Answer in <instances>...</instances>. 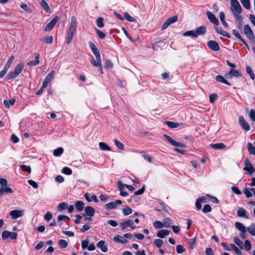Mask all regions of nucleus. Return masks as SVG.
<instances>
[{
    "label": "nucleus",
    "instance_id": "f257e3e1",
    "mask_svg": "<svg viewBox=\"0 0 255 255\" xmlns=\"http://www.w3.org/2000/svg\"><path fill=\"white\" fill-rule=\"evenodd\" d=\"M242 7L237 0H231L230 10L232 12L235 18L238 21L239 25H242V17L241 15Z\"/></svg>",
    "mask_w": 255,
    "mask_h": 255
},
{
    "label": "nucleus",
    "instance_id": "f03ea898",
    "mask_svg": "<svg viewBox=\"0 0 255 255\" xmlns=\"http://www.w3.org/2000/svg\"><path fill=\"white\" fill-rule=\"evenodd\" d=\"M77 30V19L75 16H72L71 18V21L69 29L67 34L66 42L69 44L76 33Z\"/></svg>",
    "mask_w": 255,
    "mask_h": 255
},
{
    "label": "nucleus",
    "instance_id": "7ed1b4c3",
    "mask_svg": "<svg viewBox=\"0 0 255 255\" xmlns=\"http://www.w3.org/2000/svg\"><path fill=\"white\" fill-rule=\"evenodd\" d=\"M23 68V64L22 63H19L14 68V71L10 72L6 75V79L7 80L12 79L16 77L21 72Z\"/></svg>",
    "mask_w": 255,
    "mask_h": 255
},
{
    "label": "nucleus",
    "instance_id": "20e7f679",
    "mask_svg": "<svg viewBox=\"0 0 255 255\" xmlns=\"http://www.w3.org/2000/svg\"><path fill=\"white\" fill-rule=\"evenodd\" d=\"M244 31L245 34L250 40L252 41L255 40V36L249 25L246 24L244 25Z\"/></svg>",
    "mask_w": 255,
    "mask_h": 255
},
{
    "label": "nucleus",
    "instance_id": "39448f33",
    "mask_svg": "<svg viewBox=\"0 0 255 255\" xmlns=\"http://www.w3.org/2000/svg\"><path fill=\"white\" fill-rule=\"evenodd\" d=\"M244 164V170L247 171L250 175H252L255 170L250 160L248 158L246 159Z\"/></svg>",
    "mask_w": 255,
    "mask_h": 255
},
{
    "label": "nucleus",
    "instance_id": "423d86ee",
    "mask_svg": "<svg viewBox=\"0 0 255 255\" xmlns=\"http://www.w3.org/2000/svg\"><path fill=\"white\" fill-rule=\"evenodd\" d=\"M134 221L131 220H126L120 223L122 230H124L127 227H130L131 229H134L135 226L133 225Z\"/></svg>",
    "mask_w": 255,
    "mask_h": 255
},
{
    "label": "nucleus",
    "instance_id": "0eeeda50",
    "mask_svg": "<svg viewBox=\"0 0 255 255\" xmlns=\"http://www.w3.org/2000/svg\"><path fill=\"white\" fill-rule=\"evenodd\" d=\"M58 20V16H55V17H54L47 24V25L44 28V30L46 32L50 31L57 23Z\"/></svg>",
    "mask_w": 255,
    "mask_h": 255
},
{
    "label": "nucleus",
    "instance_id": "6e6552de",
    "mask_svg": "<svg viewBox=\"0 0 255 255\" xmlns=\"http://www.w3.org/2000/svg\"><path fill=\"white\" fill-rule=\"evenodd\" d=\"M163 136L166 139V140L170 142L172 145L175 146H180L183 148L186 147V145L182 143L178 142L172 139L170 136L167 134H163Z\"/></svg>",
    "mask_w": 255,
    "mask_h": 255
},
{
    "label": "nucleus",
    "instance_id": "1a4fd4ad",
    "mask_svg": "<svg viewBox=\"0 0 255 255\" xmlns=\"http://www.w3.org/2000/svg\"><path fill=\"white\" fill-rule=\"evenodd\" d=\"M239 122L241 127L246 131L250 130L251 127L248 122L246 121L244 117L241 116L239 118Z\"/></svg>",
    "mask_w": 255,
    "mask_h": 255
},
{
    "label": "nucleus",
    "instance_id": "9d476101",
    "mask_svg": "<svg viewBox=\"0 0 255 255\" xmlns=\"http://www.w3.org/2000/svg\"><path fill=\"white\" fill-rule=\"evenodd\" d=\"M54 74V71H51L45 77L42 84V88H46L52 79Z\"/></svg>",
    "mask_w": 255,
    "mask_h": 255
},
{
    "label": "nucleus",
    "instance_id": "9b49d317",
    "mask_svg": "<svg viewBox=\"0 0 255 255\" xmlns=\"http://www.w3.org/2000/svg\"><path fill=\"white\" fill-rule=\"evenodd\" d=\"M122 204V201L120 200H117L114 202L108 203L105 205V207L108 209H113L116 208L118 205Z\"/></svg>",
    "mask_w": 255,
    "mask_h": 255
},
{
    "label": "nucleus",
    "instance_id": "f8f14e48",
    "mask_svg": "<svg viewBox=\"0 0 255 255\" xmlns=\"http://www.w3.org/2000/svg\"><path fill=\"white\" fill-rule=\"evenodd\" d=\"M207 45L212 50L217 51L220 50V47L216 41H209L207 43Z\"/></svg>",
    "mask_w": 255,
    "mask_h": 255
},
{
    "label": "nucleus",
    "instance_id": "ddd939ff",
    "mask_svg": "<svg viewBox=\"0 0 255 255\" xmlns=\"http://www.w3.org/2000/svg\"><path fill=\"white\" fill-rule=\"evenodd\" d=\"M23 212L22 210H12L10 212L9 215L11 216V218L13 220L22 216Z\"/></svg>",
    "mask_w": 255,
    "mask_h": 255
},
{
    "label": "nucleus",
    "instance_id": "4468645a",
    "mask_svg": "<svg viewBox=\"0 0 255 255\" xmlns=\"http://www.w3.org/2000/svg\"><path fill=\"white\" fill-rule=\"evenodd\" d=\"M206 14H207L208 18L209 19V20H210V21L211 22H212V23H213L215 25L218 24L219 21L214 14H213L211 12L209 11H207L206 12Z\"/></svg>",
    "mask_w": 255,
    "mask_h": 255
},
{
    "label": "nucleus",
    "instance_id": "2eb2a0df",
    "mask_svg": "<svg viewBox=\"0 0 255 255\" xmlns=\"http://www.w3.org/2000/svg\"><path fill=\"white\" fill-rule=\"evenodd\" d=\"M118 186L119 190L120 191V195L123 197H127L128 195V193L127 192L124 191L125 188L124 184L119 181L118 182Z\"/></svg>",
    "mask_w": 255,
    "mask_h": 255
},
{
    "label": "nucleus",
    "instance_id": "dca6fc26",
    "mask_svg": "<svg viewBox=\"0 0 255 255\" xmlns=\"http://www.w3.org/2000/svg\"><path fill=\"white\" fill-rule=\"evenodd\" d=\"M195 33L197 34V37L199 35H203L206 32V28L204 25L200 26L196 29Z\"/></svg>",
    "mask_w": 255,
    "mask_h": 255
},
{
    "label": "nucleus",
    "instance_id": "f3484780",
    "mask_svg": "<svg viewBox=\"0 0 255 255\" xmlns=\"http://www.w3.org/2000/svg\"><path fill=\"white\" fill-rule=\"evenodd\" d=\"M215 29L216 31L218 33L222 35L227 37L228 38H231L230 35L227 32H226V31H224L222 29V28L215 26Z\"/></svg>",
    "mask_w": 255,
    "mask_h": 255
},
{
    "label": "nucleus",
    "instance_id": "a211bd4d",
    "mask_svg": "<svg viewBox=\"0 0 255 255\" xmlns=\"http://www.w3.org/2000/svg\"><path fill=\"white\" fill-rule=\"evenodd\" d=\"M97 247L100 248L103 252L106 253L108 251V248L105 245L104 241H100L97 244Z\"/></svg>",
    "mask_w": 255,
    "mask_h": 255
},
{
    "label": "nucleus",
    "instance_id": "6ab92c4d",
    "mask_svg": "<svg viewBox=\"0 0 255 255\" xmlns=\"http://www.w3.org/2000/svg\"><path fill=\"white\" fill-rule=\"evenodd\" d=\"M85 212L87 216L93 217L94 215L95 210L91 206H87L85 208Z\"/></svg>",
    "mask_w": 255,
    "mask_h": 255
},
{
    "label": "nucleus",
    "instance_id": "aec40b11",
    "mask_svg": "<svg viewBox=\"0 0 255 255\" xmlns=\"http://www.w3.org/2000/svg\"><path fill=\"white\" fill-rule=\"evenodd\" d=\"M170 233V231L167 230H159L157 233V236L161 238H163L165 236L168 235Z\"/></svg>",
    "mask_w": 255,
    "mask_h": 255
},
{
    "label": "nucleus",
    "instance_id": "412c9836",
    "mask_svg": "<svg viewBox=\"0 0 255 255\" xmlns=\"http://www.w3.org/2000/svg\"><path fill=\"white\" fill-rule=\"evenodd\" d=\"M246 213L247 212L245 209L244 208H241L237 211V214L239 217L248 219L249 217L246 215Z\"/></svg>",
    "mask_w": 255,
    "mask_h": 255
},
{
    "label": "nucleus",
    "instance_id": "4be33fe9",
    "mask_svg": "<svg viewBox=\"0 0 255 255\" xmlns=\"http://www.w3.org/2000/svg\"><path fill=\"white\" fill-rule=\"evenodd\" d=\"M35 60L30 61L27 63V65L29 66H34L38 65L39 61V56L38 54H36L35 57Z\"/></svg>",
    "mask_w": 255,
    "mask_h": 255
},
{
    "label": "nucleus",
    "instance_id": "5701e85b",
    "mask_svg": "<svg viewBox=\"0 0 255 255\" xmlns=\"http://www.w3.org/2000/svg\"><path fill=\"white\" fill-rule=\"evenodd\" d=\"M210 146L213 149H221L226 147V145L223 143H217L215 144H211Z\"/></svg>",
    "mask_w": 255,
    "mask_h": 255
},
{
    "label": "nucleus",
    "instance_id": "b1692460",
    "mask_svg": "<svg viewBox=\"0 0 255 255\" xmlns=\"http://www.w3.org/2000/svg\"><path fill=\"white\" fill-rule=\"evenodd\" d=\"M215 79L218 82H221L227 84L228 86H231L230 83H229L222 75H219L216 76Z\"/></svg>",
    "mask_w": 255,
    "mask_h": 255
},
{
    "label": "nucleus",
    "instance_id": "393cba45",
    "mask_svg": "<svg viewBox=\"0 0 255 255\" xmlns=\"http://www.w3.org/2000/svg\"><path fill=\"white\" fill-rule=\"evenodd\" d=\"M206 199L205 197H201L197 199L195 206L196 208L198 210H200L201 209V203Z\"/></svg>",
    "mask_w": 255,
    "mask_h": 255
},
{
    "label": "nucleus",
    "instance_id": "a878e982",
    "mask_svg": "<svg viewBox=\"0 0 255 255\" xmlns=\"http://www.w3.org/2000/svg\"><path fill=\"white\" fill-rule=\"evenodd\" d=\"M248 233L252 236H255V224H252L247 229Z\"/></svg>",
    "mask_w": 255,
    "mask_h": 255
},
{
    "label": "nucleus",
    "instance_id": "bb28decb",
    "mask_svg": "<svg viewBox=\"0 0 255 255\" xmlns=\"http://www.w3.org/2000/svg\"><path fill=\"white\" fill-rule=\"evenodd\" d=\"M99 145L100 149L102 150L110 151L111 150V148L104 142H100Z\"/></svg>",
    "mask_w": 255,
    "mask_h": 255
},
{
    "label": "nucleus",
    "instance_id": "cd10ccee",
    "mask_svg": "<svg viewBox=\"0 0 255 255\" xmlns=\"http://www.w3.org/2000/svg\"><path fill=\"white\" fill-rule=\"evenodd\" d=\"M41 6L42 8L47 12H50L51 11L50 8L47 3V2L45 0H42L40 2Z\"/></svg>",
    "mask_w": 255,
    "mask_h": 255
},
{
    "label": "nucleus",
    "instance_id": "c85d7f7f",
    "mask_svg": "<svg viewBox=\"0 0 255 255\" xmlns=\"http://www.w3.org/2000/svg\"><path fill=\"white\" fill-rule=\"evenodd\" d=\"M84 204L83 201H78L75 203V206L76 209L78 211H82L84 209Z\"/></svg>",
    "mask_w": 255,
    "mask_h": 255
},
{
    "label": "nucleus",
    "instance_id": "c756f323",
    "mask_svg": "<svg viewBox=\"0 0 255 255\" xmlns=\"http://www.w3.org/2000/svg\"><path fill=\"white\" fill-rule=\"evenodd\" d=\"M14 58V56L12 55V56H11L8 59V60H7L6 63L5 64L4 67L3 68L6 71L8 70V69L10 67V65H11V63L12 62Z\"/></svg>",
    "mask_w": 255,
    "mask_h": 255
},
{
    "label": "nucleus",
    "instance_id": "7c9ffc66",
    "mask_svg": "<svg viewBox=\"0 0 255 255\" xmlns=\"http://www.w3.org/2000/svg\"><path fill=\"white\" fill-rule=\"evenodd\" d=\"M247 148L250 154L255 155V147L251 143H248Z\"/></svg>",
    "mask_w": 255,
    "mask_h": 255
},
{
    "label": "nucleus",
    "instance_id": "2f4dec72",
    "mask_svg": "<svg viewBox=\"0 0 255 255\" xmlns=\"http://www.w3.org/2000/svg\"><path fill=\"white\" fill-rule=\"evenodd\" d=\"M183 36H192L195 38H197V34L195 33V31L194 30L186 31L183 34Z\"/></svg>",
    "mask_w": 255,
    "mask_h": 255
},
{
    "label": "nucleus",
    "instance_id": "473e14b6",
    "mask_svg": "<svg viewBox=\"0 0 255 255\" xmlns=\"http://www.w3.org/2000/svg\"><path fill=\"white\" fill-rule=\"evenodd\" d=\"M246 69L247 73L249 74L250 78L252 80H254L255 78V74L252 70V68L249 66H247Z\"/></svg>",
    "mask_w": 255,
    "mask_h": 255
},
{
    "label": "nucleus",
    "instance_id": "72a5a7b5",
    "mask_svg": "<svg viewBox=\"0 0 255 255\" xmlns=\"http://www.w3.org/2000/svg\"><path fill=\"white\" fill-rule=\"evenodd\" d=\"M165 123L168 127L170 128H176L178 127L179 126V124L170 121H166Z\"/></svg>",
    "mask_w": 255,
    "mask_h": 255
},
{
    "label": "nucleus",
    "instance_id": "f704fd0d",
    "mask_svg": "<svg viewBox=\"0 0 255 255\" xmlns=\"http://www.w3.org/2000/svg\"><path fill=\"white\" fill-rule=\"evenodd\" d=\"M63 148L60 147L54 150L53 154L55 156H59L63 153Z\"/></svg>",
    "mask_w": 255,
    "mask_h": 255
},
{
    "label": "nucleus",
    "instance_id": "c9c22d12",
    "mask_svg": "<svg viewBox=\"0 0 255 255\" xmlns=\"http://www.w3.org/2000/svg\"><path fill=\"white\" fill-rule=\"evenodd\" d=\"M171 223V220L169 218H167L164 219L163 222V227L169 228L170 227Z\"/></svg>",
    "mask_w": 255,
    "mask_h": 255
},
{
    "label": "nucleus",
    "instance_id": "e433bc0d",
    "mask_svg": "<svg viewBox=\"0 0 255 255\" xmlns=\"http://www.w3.org/2000/svg\"><path fill=\"white\" fill-rule=\"evenodd\" d=\"M240 1L244 7L247 9L250 8L251 4L250 0H240Z\"/></svg>",
    "mask_w": 255,
    "mask_h": 255
},
{
    "label": "nucleus",
    "instance_id": "4c0bfd02",
    "mask_svg": "<svg viewBox=\"0 0 255 255\" xmlns=\"http://www.w3.org/2000/svg\"><path fill=\"white\" fill-rule=\"evenodd\" d=\"M235 225L236 228L240 231H242L246 229L245 227L240 222H236Z\"/></svg>",
    "mask_w": 255,
    "mask_h": 255
},
{
    "label": "nucleus",
    "instance_id": "58836bf2",
    "mask_svg": "<svg viewBox=\"0 0 255 255\" xmlns=\"http://www.w3.org/2000/svg\"><path fill=\"white\" fill-rule=\"evenodd\" d=\"M153 226L155 229H162L163 228V223L159 221H155L153 224Z\"/></svg>",
    "mask_w": 255,
    "mask_h": 255
},
{
    "label": "nucleus",
    "instance_id": "ea45409f",
    "mask_svg": "<svg viewBox=\"0 0 255 255\" xmlns=\"http://www.w3.org/2000/svg\"><path fill=\"white\" fill-rule=\"evenodd\" d=\"M103 21H104L103 18H102L101 17H98L96 20L97 25L100 28H102V27H104V25Z\"/></svg>",
    "mask_w": 255,
    "mask_h": 255
},
{
    "label": "nucleus",
    "instance_id": "a19ab883",
    "mask_svg": "<svg viewBox=\"0 0 255 255\" xmlns=\"http://www.w3.org/2000/svg\"><path fill=\"white\" fill-rule=\"evenodd\" d=\"M122 211L125 216H127L132 213V210L131 208L127 207L125 208H123Z\"/></svg>",
    "mask_w": 255,
    "mask_h": 255
},
{
    "label": "nucleus",
    "instance_id": "79ce46f5",
    "mask_svg": "<svg viewBox=\"0 0 255 255\" xmlns=\"http://www.w3.org/2000/svg\"><path fill=\"white\" fill-rule=\"evenodd\" d=\"M188 243L189 244V248L191 249H193L195 247L196 244V238H192L188 241Z\"/></svg>",
    "mask_w": 255,
    "mask_h": 255
},
{
    "label": "nucleus",
    "instance_id": "37998d69",
    "mask_svg": "<svg viewBox=\"0 0 255 255\" xmlns=\"http://www.w3.org/2000/svg\"><path fill=\"white\" fill-rule=\"evenodd\" d=\"M58 244L61 248H65L68 246V243L65 240L61 239L58 241Z\"/></svg>",
    "mask_w": 255,
    "mask_h": 255
},
{
    "label": "nucleus",
    "instance_id": "c03bdc74",
    "mask_svg": "<svg viewBox=\"0 0 255 255\" xmlns=\"http://www.w3.org/2000/svg\"><path fill=\"white\" fill-rule=\"evenodd\" d=\"M68 205L65 202H62L60 203L57 207V210L59 211H61L64 209H65L67 208Z\"/></svg>",
    "mask_w": 255,
    "mask_h": 255
},
{
    "label": "nucleus",
    "instance_id": "a18cd8bd",
    "mask_svg": "<svg viewBox=\"0 0 255 255\" xmlns=\"http://www.w3.org/2000/svg\"><path fill=\"white\" fill-rule=\"evenodd\" d=\"M154 244L156 247L159 248L163 245V241L161 239H157L154 241Z\"/></svg>",
    "mask_w": 255,
    "mask_h": 255
},
{
    "label": "nucleus",
    "instance_id": "49530a36",
    "mask_svg": "<svg viewBox=\"0 0 255 255\" xmlns=\"http://www.w3.org/2000/svg\"><path fill=\"white\" fill-rule=\"evenodd\" d=\"M230 73L232 74V76H234L236 77H241V75L240 74L239 72L235 70L234 69H232L230 71Z\"/></svg>",
    "mask_w": 255,
    "mask_h": 255
},
{
    "label": "nucleus",
    "instance_id": "de8ad7c7",
    "mask_svg": "<svg viewBox=\"0 0 255 255\" xmlns=\"http://www.w3.org/2000/svg\"><path fill=\"white\" fill-rule=\"evenodd\" d=\"M124 17L125 18L130 22H133L135 21V19L133 17L131 16L128 12H125L124 13Z\"/></svg>",
    "mask_w": 255,
    "mask_h": 255
},
{
    "label": "nucleus",
    "instance_id": "09e8293b",
    "mask_svg": "<svg viewBox=\"0 0 255 255\" xmlns=\"http://www.w3.org/2000/svg\"><path fill=\"white\" fill-rule=\"evenodd\" d=\"M62 172L65 174L70 175L72 174V171L70 168L68 167H64L62 169Z\"/></svg>",
    "mask_w": 255,
    "mask_h": 255
},
{
    "label": "nucleus",
    "instance_id": "8fccbe9b",
    "mask_svg": "<svg viewBox=\"0 0 255 255\" xmlns=\"http://www.w3.org/2000/svg\"><path fill=\"white\" fill-rule=\"evenodd\" d=\"M178 17L176 15H174L172 17L168 18L166 21L170 25L171 24L176 22L177 20Z\"/></svg>",
    "mask_w": 255,
    "mask_h": 255
},
{
    "label": "nucleus",
    "instance_id": "3c124183",
    "mask_svg": "<svg viewBox=\"0 0 255 255\" xmlns=\"http://www.w3.org/2000/svg\"><path fill=\"white\" fill-rule=\"evenodd\" d=\"M231 247L232 249L234 251V252L238 255H242V252L241 250L237 247L234 244H231Z\"/></svg>",
    "mask_w": 255,
    "mask_h": 255
},
{
    "label": "nucleus",
    "instance_id": "603ef678",
    "mask_svg": "<svg viewBox=\"0 0 255 255\" xmlns=\"http://www.w3.org/2000/svg\"><path fill=\"white\" fill-rule=\"evenodd\" d=\"M43 40L46 44H51L53 42V37L52 36H48L43 38Z\"/></svg>",
    "mask_w": 255,
    "mask_h": 255
},
{
    "label": "nucleus",
    "instance_id": "864d4df0",
    "mask_svg": "<svg viewBox=\"0 0 255 255\" xmlns=\"http://www.w3.org/2000/svg\"><path fill=\"white\" fill-rule=\"evenodd\" d=\"M114 142L116 145V146L120 149H124V145L121 143L120 141H118L117 139H115L114 140Z\"/></svg>",
    "mask_w": 255,
    "mask_h": 255
},
{
    "label": "nucleus",
    "instance_id": "5fc2aeb1",
    "mask_svg": "<svg viewBox=\"0 0 255 255\" xmlns=\"http://www.w3.org/2000/svg\"><path fill=\"white\" fill-rule=\"evenodd\" d=\"M20 168L24 171L27 172L28 173L31 172V168L29 166H27L25 165H21L20 166Z\"/></svg>",
    "mask_w": 255,
    "mask_h": 255
},
{
    "label": "nucleus",
    "instance_id": "6e6d98bb",
    "mask_svg": "<svg viewBox=\"0 0 255 255\" xmlns=\"http://www.w3.org/2000/svg\"><path fill=\"white\" fill-rule=\"evenodd\" d=\"M218 95L216 93H213L209 96L210 102L213 103L217 99Z\"/></svg>",
    "mask_w": 255,
    "mask_h": 255
},
{
    "label": "nucleus",
    "instance_id": "4d7b16f0",
    "mask_svg": "<svg viewBox=\"0 0 255 255\" xmlns=\"http://www.w3.org/2000/svg\"><path fill=\"white\" fill-rule=\"evenodd\" d=\"M251 190H249L248 189L246 188H244L243 189V192L246 195V196L247 198H250L252 196V193L251 192Z\"/></svg>",
    "mask_w": 255,
    "mask_h": 255
},
{
    "label": "nucleus",
    "instance_id": "13d9d810",
    "mask_svg": "<svg viewBox=\"0 0 255 255\" xmlns=\"http://www.w3.org/2000/svg\"><path fill=\"white\" fill-rule=\"evenodd\" d=\"M89 242V241L88 239H86L82 241L81 247L83 250H85L88 248Z\"/></svg>",
    "mask_w": 255,
    "mask_h": 255
},
{
    "label": "nucleus",
    "instance_id": "bf43d9fd",
    "mask_svg": "<svg viewBox=\"0 0 255 255\" xmlns=\"http://www.w3.org/2000/svg\"><path fill=\"white\" fill-rule=\"evenodd\" d=\"M211 210H212V208L210 206V205L209 204L205 205L203 209H202V211L204 213H208V212H210V211H211Z\"/></svg>",
    "mask_w": 255,
    "mask_h": 255
},
{
    "label": "nucleus",
    "instance_id": "052dcab7",
    "mask_svg": "<svg viewBox=\"0 0 255 255\" xmlns=\"http://www.w3.org/2000/svg\"><path fill=\"white\" fill-rule=\"evenodd\" d=\"M1 188L2 189L3 192L6 193H12L13 192L12 189L10 187H7V186L1 187Z\"/></svg>",
    "mask_w": 255,
    "mask_h": 255
},
{
    "label": "nucleus",
    "instance_id": "680f3d73",
    "mask_svg": "<svg viewBox=\"0 0 255 255\" xmlns=\"http://www.w3.org/2000/svg\"><path fill=\"white\" fill-rule=\"evenodd\" d=\"M10 232L7 231H4L2 233L1 238L3 240H6L7 238L9 237Z\"/></svg>",
    "mask_w": 255,
    "mask_h": 255
},
{
    "label": "nucleus",
    "instance_id": "e2e57ef3",
    "mask_svg": "<svg viewBox=\"0 0 255 255\" xmlns=\"http://www.w3.org/2000/svg\"><path fill=\"white\" fill-rule=\"evenodd\" d=\"M96 32L101 39L105 38L106 35L103 32L98 29H96Z\"/></svg>",
    "mask_w": 255,
    "mask_h": 255
},
{
    "label": "nucleus",
    "instance_id": "0e129e2a",
    "mask_svg": "<svg viewBox=\"0 0 255 255\" xmlns=\"http://www.w3.org/2000/svg\"><path fill=\"white\" fill-rule=\"evenodd\" d=\"M249 117L250 119L255 122V110L253 109H251L249 114Z\"/></svg>",
    "mask_w": 255,
    "mask_h": 255
},
{
    "label": "nucleus",
    "instance_id": "69168bd1",
    "mask_svg": "<svg viewBox=\"0 0 255 255\" xmlns=\"http://www.w3.org/2000/svg\"><path fill=\"white\" fill-rule=\"evenodd\" d=\"M90 228H91V226L88 224H86L83 226V227L81 229L80 231L82 233H84L86 231L89 230Z\"/></svg>",
    "mask_w": 255,
    "mask_h": 255
},
{
    "label": "nucleus",
    "instance_id": "338daca9",
    "mask_svg": "<svg viewBox=\"0 0 255 255\" xmlns=\"http://www.w3.org/2000/svg\"><path fill=\"white\" fill-rule=\"evenodd\" d=\"M176 249L178 254H181L185 251V249L181 245H177Z\"/></svg>",
    "mask_w": 255,
    "mask_h": 255
},
{
    "label": "nucleus",
    "instance_id": "774afa93",
    "mask_svg": "<svg viewBox=\"0 0 255 255\" xmlns=\"http://www.w3.org/2000/svg\"><path fill=\"white\" fill-rule=\"evenodd\" d=\"M20 7L27 12H30V7L26 3H21L20 5Z\"/></svg>",
    "mask_w": 255,
    "mask_h": 255
}]
</instances>
